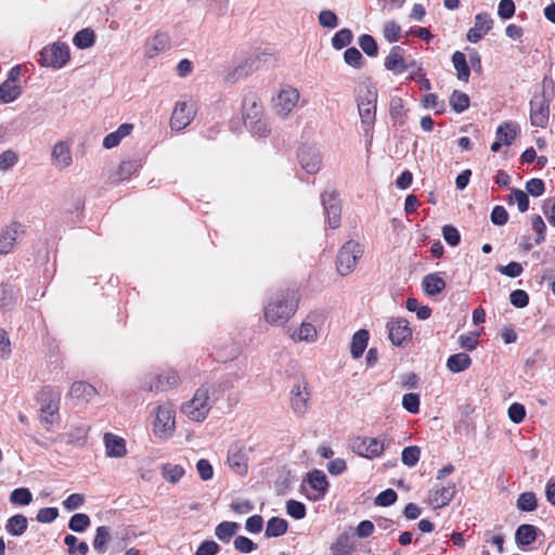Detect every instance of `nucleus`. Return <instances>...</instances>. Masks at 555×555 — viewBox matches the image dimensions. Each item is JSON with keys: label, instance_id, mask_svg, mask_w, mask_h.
Instances as JSON below:
<instances>
[{"label": "nucleus", "instance_id": "1", "mask_svg": "<svg viewBox=\"0 0 555 555\" xmlns=\"http://www.w3.org/2000/svg\"><path fill=\"white\" fill-rule=\"evenodd\" d=\"M297 310V299L288 291L273 295L264 307L266 321L272 325H283Z\"/></svg>", "mask_w": 555, "mask_h": 555}, {"label": "nucleus", "instance_id": "2", "mask_svg": "<svg viewBox=\"0 0 555 555\" xmlns=\"http://www.w3.org/2000/svg\"><path fill=\"white\" fill-rule=\"evenodd\" d=\"M209 393L210 387L202 385L196 389L192 399L181 405L182 414L194 422H203L212 406Z\"/></svg>", "mask_w": 555, "mask_h": 555}, {"label": "nucleus", "instance_id": "3", "mask_svg": "<svg viewBox=\"0 0 555 555\" xmlns=\"http://www.w3.org/2000/svg\"><path fill=\"white\" fill-rule=\"evenodd\" d=\"M357 102L362 129L365 135H372L376 120V89L374 87L366 86L365 89L361 91Z\"/></svg>", "mask_w": 555, "mask_h": 555}, {"label": "nucleus", "instance_id": "4", "mask_svg": "<svg viewBox=\"0 0 555 555\" xmlns=\"http://www.w3.org/2000/svg\"><path fill=\"white\" fill-rule=\"evenodd\" d=\"M40 422L47 430L51 429L54 417L59 416L61 391L53 387L47 386L40 392Z\"/></svg>", "mask_w": 555, "mask_h": 555}, {"label": "nucleus", "instance_id": "5", "mask_svg": "<svg viewBox=\"0 0 555 555\" xmlns=\"http://www.w3.org/2000/svg\"><path fill=\"white\" fill-rule=\"evenodd\" d=\"M363 250L359 243L354 241L346 242L338 251L336 258V268L340 275L351 273L358 260L362 257Z\"/></svg>", "mask_w": 555, "mask_h": 555}, {"label": "nucleus", "instance_id": "6", "mask_svg": "<svg viewBox=\"0 0 555 555\" xmlns=\"http://www.w3.org/2000/svg\"><path fill=\"white\" fill-rule=\"evenodd\" d=\"M176 429V411L171 403L158 405L154 422V434L163 439L171 437Z\"/></svg>", "mask_w": 555, "mask_h": 555}, {"label": "nucleus", "instance_id": "7", "mask_svg": "<svg viewBox=\"0 0 555 555\" xmlns=\"http://www.w3.org/2000/svg\"><path fill=\"white\" fill-rule=\"evenodd\" d=\"M38 61L41 66L62 68L69 61V48L66 43L54 42L40 51Z\"/></svg>", "mask_w": 555, "mask_h": 555}, {"label": "nucleus", "instance_id": "8", "mask_svg": "<svg viewBox=\"0 0 555 555\" xmlns=\"http://www.w3.org/2000/svg\"><path fill=\"white\" fill-rule=\"evenodd\" d=\"M530 125L535 128H546L550 121V100L544 92L534 94L529 102Z\"/></svg>", "mask_w": 555, "mask_h": 555}, {"label": "nucleus", "instance_id": "9", "mask_svg": "<svg viewBox=\"0 0 555 555\" xmlns=\"http://www.w3.org/2000/svg\"><path fill=\"white\" fill-rule=\"evenodd\" d=\"M299 98L298 89L292 86L282 87L276 96L272 99L274 113L280 117H287L296 107Z\"/></svg>", "mask_w": 555, "mask_h": 555}, {"label": "nucleus", "instance_id": "10", "mask_svg": "<svg viewBox=\"0 0 555 555\" xmlns=\"http://www.w3.org/2000/svg\"><path fill=\"white\" fill-rule=\"evenodd\" d=\"M385 442V437H358L352 442V450L360 456L375 459L384 452Z\"/></svg>", "mask_w": 555, "mask_h": 555}, {"label": "nucleus", "instance_id": "11", "mask_svg": "<svg viewBox=\"0 0 555 555\" xmlns=\"http://www.w3.org/2000/svg\"><path fill=\"white\" fill-rule=\"evenodd\" d=\"M25 234V225L13 221L0 230V255H8L15 248L20 236Z\"/></svg>", "mask_w": 555, "mask_h": 555}, {"label": "nucleus", "instance_id": "12", "mask_svg": "<svg viewBox=\"0 0 555 555\" xmlns=\"http://www.w3.org/2000/svg\"><path fill=\"white\" fill-rule=\"evenodd\" d=\"M386 328L388 337L395 346H402L412 337V330L405 319L392 318L387 322Z\"/></svg>", "mask_w": 555, "mask_h": 555}, {"label": "nucleus", "instance_id": "13", "mask_svg": "<svg viewBox=\"0 0 555 555\" xmlns=\"http://www.w3.org/2000/svg\"><path fill=\"white\" fill-rule=\"evenodd\" d=\"M322 205L326 215V221L331 229H337L340 224L341 206L334 191H325L321 195Z\"/></svg>", "mask_w": 555, "mask_h": 555}, {"label": "nucleus", "instance_id": "14", "mask_svg": "<svg viewBox=\"0 0 555 555\" xmlns=\"http://www.w3.org/2000/svg\"><path fill=\"white\" fill-rule=\"evenodd\" d=\"M310 391L306 380L297 382L291 390V404L294 413L304 415L308 410Z\"/></svg>", "mask_w": 555, "mask_h": 555}, {"label": "nucleus", "instance_id": "15", "mask_svg": "<svg viewBox=\"0 0 555 555\" xmlns=\"http://www.w3.org/2000/svg\"><path fill=\"white\" fill-rule=\"evenodd\" d=\"M194 107L185 101L178 102L170 118L172 130L180 131L191 124L194 118Z\"/></svg>", "mask_w": 555, "mask_h": 555}, {"label": "nucleus", "instance_id": "16", "mask_svg": "<svg viewBox=\"0 0 555 555\" xmlns=\"http://www.w3.org/2000/svg\"><path fill=\"white\" fill-rule=\"evenodd\" d=\"M304 481L308 482L313 491L312 494H308L309 499L318 501L325 496L328 490V481L326 475L322 470L313 469L309 472Z\"/></svg>", "mask_w": 555, "mask_h": 555}, {"label": "nucleus", "instance_id": "17", "mask_svg": "<svg viewBox=\"0 0 555 555\" xmlns=\"http://www.w3.org/2000/svg\"><path fill=\"white\" fill-rule=\"evenodd\" d=\"M181 383L179 373L173 369H166L150 383L147 389L153 391H167Z\"/></svg>", "mask_w": 555, "mask_h": 555}, {"label": "nucleus", "instance_id": "18", "mask_svg": "<svg viewBox=\"0 0 555 555\" xmlns=\"http://www.w3.org/2000/svg\"><path fill=\"white\" fill-rule=\"evenodd\" d=\"M301 168L309 175L317 173L321 168L322 157L318 149L304 146L298 153Z\"/></svg>", "mask_w": 555, "mask_h": 555}, {"label": "nucleus", "instance_id": "19", "mask_svg": "<svg viewBox=\"0 0 555 555\" xmlns=\"http://www.w3.org/2000/svg\"><path fill=\"white\" fill-rule=\"evenodd\" d=\"M493 20L488 13H478L475 16L474 26L467 31L466 38L476 43L481 40L492 28Z\"/></svg>", "mask_w": 555, "mask_h": 555}, {"label": "nucleus", "instance_id": "20", "mask_svg": "<svg viewBox=\"0 0 555 555\" xmlns=\"http://www.w3.org/2000/svg\"><path fill=\"white\" fill-rule=\"evenodd\" d=\"M170 48V37L167 33L159 31L154 37L146 40L144 46V55L153 59Z\"/></svg>", "mask_w": 555, "mask_h": 555}, {"label": "nucleus", "instance_id": "21", "mask_svg": "<svg viewBox=\"0 0 555 555\" xmlns=\"http://www.w3.org/2000/svg\"><path fill=\"white\" fill-rule=\"evenodd\" d=\"M456 489L453 482H450L447 486L436 487L429 492V503L434 508H441L452 501Z\"/></svg>", "mask_w": 555, "mask_h": 555}, {"label": "nucleus", "instance_id": "22", "mask_svg": "<svg viewBox=\"0 0 555 555\" xmlns=\"http://www.w3.org/2000/svg\"><path fill=\"white\" fill-rule=\"evenodd\" d=\"M20 299L18 289L9 282L0 284V310L10 311L14 308Z\"/></svg>", "mask_w": 555, "mask_h": 555}, {"label": "nucleus", "instance_id": "23", "mask_svg": "<svg viewBox=\"0 0 555 555\" xmlns=\"http://www.w3.org/2000/svg\"><path fill=\"white\" fill-rule=\"evenodd\" d=\"M385 67L395 73L402 74L409 69V65L403 57V49L399 46H393L385 59Z\"/></svg>", "mask_w": 555, "mask_h": 555}, {"label": "nucleus", "instance_id": "24", "mask_svg": "<svg viewBox=\"0 0 555 555\" xmlns=\"http://www.w3.org/2000/svg\"><path fill=\"white\" fill-rule=\"evenodd\" d=\"M106 455L108 457H124L127 454L126 441L124 438L112 433L103 437Z\"/></svg>", "mask_w": 555, "mask_h": 555}, {"label": "nucleus", "instance_id": "25", "mask_svg": "<svg viewBox=\"0 0 555 555\" xmlns=\"http://www.w3.org/2000/svg\"><path fill=\"white\" fill-rule=\"evenodd\" d=\"M354 550L356 542L353 535L349 532L340 533L330 546L332 555H351Z\"/></svg>", "mask_w": 555, "mask_h": 555}, {"label": "nucleus", "instance_id": "26", "mask_svg": "<svg viewBox=\"0 0 555 555\" xmlns=\"http://www.w3.org/2000/svg\"><path fill=\"white\" fill-rule=\"evenodd\" d=\"M51 156L55 166L60 168L68 167L73 160L69 143L66 141L57 142L52 149Z\"/></svg>", "mask_w": 555, "mask_h": 555}, {"label": "nucleus", "instance_id": "27", "mask_svg": "<svg viewBox=\"0 0 555 555\" xmlns=\"http://www.w3.org/2000/svg\"><path fill=\"white\" fill-rule=\"evenodd\" d=\"M243 119L263 115L262 105L255 93H248L243 100Z\"/></svg>", "mask_w": 555, "mask_h": 555}, {"label": "nucleus", "instance_id": "28", "mask_svg": "<svg viewBox=\"0 0 555 555\" xmlns=\"http://www.w3.org/2000/svg\"><path fill=\"white\" fill-rule=\"evenodd\" d=\"M69 395L75 399L89 402L95 397L96 389L89 383L75 382L70 387Z\"/></svg>", "mask_w": 555, "mask_h": 555}, {"label": "nucleus", "instance_id": "29", "mask_svg": "<svg viewBox=\"0 0 555 555\" xmlns=\"http://www.w3.org/2000/svg\"><path fill=\"white\" fill-rule=\"evenodd\" d=\"M133 125L128 122L121 124L117 128V130L105 135V138L103 139V146L107 150L117 146L120 143L121 139L131 133Z\"/></svg>", "mask_w": 555, "mask_h": 555}, {"label": "nucleus", "instance_id": "30", "mask_svg": "<svg viewBox=\"0 0 555 555\" xmlns=\"http://www.w3.org/2000/svg\"><path fill=\"white\" fill-rule=\"evenodd\" d=\"M369 338V331L363 328L357 331L353 334L350 346V352L353 359H359L362 357L364 350L366 349Z\"/></svg>", "mask_w": 555, "mask_h": 555}, {"label": "nucleus", "instance_id": "31", "mask_svg": "<svg viewBox=\"0 0 555 555\" xmlns=\"http://www.w3.org/2000/svg\"><path fill=\"white\" fill-rule=\"evenodd\" d=\"M422 285L427 295L436 296L444 289L446 282L438 274L430 273L424 276Z\"/></svg>", "mask_w": 555, "mask_h": 555}, {"label": "nucleus", "instance_id": "32", "mask_svg": "<svg viewBox=\"0 0 555 555\" xmlns=\"http://www.w3.org/2000/svg\"><path fill=\"white\" fill-rule=\"evenodd\" d=\"M240 525L234 521H221L215 528V535L222 543H229L237 533Z\"/></svg>", "mask_w": 555, "mask_h": 555}, {"label": "nucleus", "instance_id": "33", "mask_svg": "<svg viewBox=\"0 0 555 555\" xmlns=\"http://www.w3.org/2000/svg\"><path fill=\"white\" fill-rule=\"evenodd\" d=\"M538 529L533 525H520L515 533L516 543L519 546H526L533 543L537 539Z\"/></svg>", "mask_w": 555, "mask_h": 555}, {"label": "nucleus", "instance_id": "34", "mask_svg": "<svg viewBox=\"0 0 555 555\" xmlns=\"http://www.w3.org/2000/svg\"><path fill=\"white\" fill-rule=\"evenodd\" d=\"M472 364L470 357L465 352L452 354L447 360V367L452 373H460L467 370Z\"/></svg>", "mask_w": 555, "mask_h": 555}, {"label": "nucleus", "instance_id": "35", "mask_svg": "<svg viewBox=\"0 0 555 555\" xmlns=\"http://www.w3.org/2000/svg\"><path fill=\"white\" fill-rule=\"evenodd\" d=\"M27 518L22 514H16L8 519L5 530L11 535L20 537L27 530Z\"/></svg>", "mask_w": 555, "mask_h": 555}, {"label": "nucleus", "instance_id": "36", "mask_svg": "<svg viewBox=\"0 0 555 555\" xmlns=\"http://www.w3.org/2000/svg\"><path fill=\"white\" fill-rule=\"evenodd\" d=\"M111 528L107 526H100L96 528L95 537L93 539V548L99 554H104L107 551V544L111 541Z\"/></svg>", "mask_w": 555, "mask_h": 555}, {"label": "nucleus", "instance_id": "37", "mask_svg": "<svg viewBox=\"0 0 555 555\" xmlns=\"http://www.w3.org/2000/svg\"><path fill=\"white\" fill-rule=\"evenodd\" d=\"M288 524L285 519L280 517H272L268 520L266 527L267 538H278L286 533Z\"/></svg>", "mask_w": 555, "mask_h": 555}, {"label": "nucleus", "instance_id": "38", "mask_svg": "<svg viewBox=\"0 0 555 555\" xmlns=\"http://www.w3.org/2000/svg\"><path fill=\"white\" fill-rule=\"evenodd\" d=\"M452 63L456 69V76L460 80L468 81L470 69L464 53L456 51L452 55Z\"/></svg>", "mask_w": 555, "mask_h": 555}, {"label": "nucleus", "instance_id": "39", "mask_svg": "<svg viewBox=\"0 0 555 555\" xmlns=\"http://www.w3.org/2000/svg\"><path fill=\"white\" fill-rule=\"evenodd\" d=\"M244 125L254 135H258L260 138L267 137L270 132L268 124L262 116H257L255 118H246L244 119Z\"/></svg>", "mask_w": 555, "mask_h": 555}, {"label": "nucleus", "instance_id": "40", "mask_svg": "<svg viewBox=\"0 0 555 555\" xmlns=\"http://www.w3.org/2000/svg\"><path fill=\"white\" fill-rule=\"evenodd\" d=\"M294 340L313 343L317 339V328L312 323L302 322L298 331L292 335Z\"/></svg>", "mask_w": 555, "mask_h": 555}, {"label": "nucleus", "instance_id": "41", "mask_svg": "<svg viewBox=\"0 0 555 555\" xmlns=\"http://www.w3.org/2000/svg\"><path fill=\"white\" fill-rule=\"evenodd\" d=\"M21 94V88L11 80H5L0 85V100L3 103L15 101Z\"/></svg>", "mask_w": 555, "mask_h": 555}, {"label": "nucleus", "instance_id": "42", "mask_svg": "<svg viewBox=\"0 0 555 555\" xmlns=\"http://www.w3.org/2000/svg\"><path fill=\"white\" fill-rule=\"evenodd\" d=\"M517 135V129L512 122L501 124L495 132V137L504 145H511Z\"/></svg>", "mask_w": 555, "mask_h": 555}, {"label": "nucleus", "instance_id": "43", "mask_svg": "<svg viewBox=\"0 0 555 555\" xmlns=\"http://www.w3.org/2000/svg\"><path fill=\"white\" fill-rule=\"evenodd\" d=\"M95 35L90 28L79 30L73 38V43L79 49H87L94 44Z\"/></svg>", "mask_w": 555, "mask_h": 555}, {"label": "nucleus", "instance_id": "44", "mask_svg": "<svg viewBox=\"0 0 555 555\" xmlns=\"http://www.w3.org/2000/svg\"><path fill=\"white\" fill-rule=\"evenodd\" d=\"M469 96L459 90H454L450 96V106L456 113H463L469 107Z\"/></svg>", "mask_w": 555, "mask_h": 555}, {"label": "nucleus", "instance_id": "45", "mask_svg": "<svg viewBox=\"0 0 555 555\" xmlns=\"http://www.w3.org/2000/svg\"><path fill=\"white\" fill-rule=\"evenodd\" d=\"M140 168V164L137 160H126L119 165L116 172V181H125L130 179Z\"/></svg>", "mask_w": 555, "mask_h": 555}, {"label": "nucleus", "instance_id": "46", "mask_svg": "<svg viewBox=\"0 0 555 555\" xmlns=\"http://www.w3.org/2000/svg\"><path fill=\"white\" fill-rule=\"evenodd\" d=\"M90 522V517L87 514L77 513L70 517L68 528L74 532H83Z\"/></svg>", "mask_w": 555, "mask_h": 555}, {"label": "nucleus", "instance_id": "47", "mask_svg": "<svg viewBox=\"0 0 555 555\" xmlns=\"http://www.w3.org/2000/svg\"><path fill=\"white\" fill-rule=\"evenodd\" d=\"M359 46L362 49V51L371 56L374 57L378 53V47L376 40L371 35H361L358 39Z\"/></svg>", "mask_w": 555, "mask_h": 555}, {"label": "nucleus", "instance_id": "48", "mask_svg": "<svg viewBox=\"0 0 555 555\" xmlns=\"http://www.w3.org/2000/svg\"><path fill=\"white\" fill-rule=\"evenodd\" d=\"M517 507L524 512H532L537 509L538 502L533 492H524L517 499Z\"/></svg>", "mask_w": 555, "mask_h": 555}, {"label": "nucleus", "instance_id": "49", "mask_svg": "<svg viewBox=\"0 0 555 555\" xmlns=\"http://www.w3.org/2000/svg\"><path fill=\"white\" fill-rule=\"evenodd\" d=\"M10 501L14 505H28L33 501V494L27 488H17L11 492Z\"/></svg>", "mask_w": 555, "mask_h": 555}, {"label": "nucleus", "instance_id": "50", "mask_svg": "<svg viewBox=\"0 0 555 555\" xmlns=\"http://www.w3.org/2000/svg\"><path fill=\"white\" fill-rule=\"evenodd\" d=\"M352 31L348 28H343L339 31H337L332 38V46L336 50H340L347 47L352 41Z\"/></svg>", "mask_w": 555, "mask_h": 555}, {"label": "nucleus", "instance_id": "51", "mask_svg": "<svg viewBox=\"0 0 555 555\" xmlns=\"http://www.w3.org/2000/svg\"><path fill=\"white\" fill-rule=\"evenodd\" d=\"M64 543L68 546V553H79L86 555L89 551V545L86 542H78V539L73 534H67L64 538Z\"/></svg>", "mask_w": 555, "mask_h": 555}, {"label": "nucleus", "instance_id": "52", "mask_svg": "<svg viewBox=\"0 0 555 555\" xmlns=\"http://www.w3.org/2000/svg\"><path fill=\"white\" fill-rule=\"evenodd\" d=\"M405 307L409 311L416 312L420 320H426L431 314L430 308L427 306H420L418 300L415 298H408Z\"/></svg>", "mask_w": 555, "mask_h": 555}, {"label": "nucleus", "instance_id": "53", "mask_svg": "<svg viewBox=\"0 0 555 555\" xmlns=\"http://www.w3.org/2000/svg\"><path fill=\"white\" fill-rule=\"evenodd\" d=\"M420 455L421 449L416 446H411L403 449L401 460L404 465L413 467L417 464Z\"/></svg>", "mask_w": 555, "mask_h": 555}, {"label": "nucleus", "instance_id": "54", "mask_svg": "<svg viewBox=\"0 0 555 555\" xmlns=\"http://www.w3.org/2000/svg\"><path fill=\"white\" fill-rule=\"evenodd\" d=\"M184 475V469L180 465L167 464L163 467V476L169 482H178Z\"/></svg>", "mask_w": 555, "mask_h": 555}, {"label": "nucleus", "instance_id": "55", "mask_svg": "<svg viewBox=\"0 0 555 555\" xmlns=\"http://www.w3.org/2000/svg\"><path fill=\"white\" fill-rule=\"evenodd\" d=\"M286 513L295 519H302L307 514L306 505L296 500H288L286 502Z\"/></svg>", "mask_w": 555, "mask_h": 555}, {"label": "nucleus", "instance_id": "56", "mask_svg": "<svg viewBox=\"0 0 555 555\" xmlns=\"http://www.w3.org/2000/svg\"><path fill=\"white\" fill-rule=\"evenodd\" d=\"M389 114L391 119L395 121L403 122L405 113H404V106L403 101L401 98H393L390 101V107H389Z\"/></svg>", "mask_w": 555, "mask_h": 555}, {"label": "nucleus", "instance_id": "57", "mask_svg": "<svg viewBox=\"0 0 555 555\" xmlns=\"http://www.w3.org/2000/svg\"><path fill=\"white\" fill-rule=\"evenodd\" d=\"M233 545L236 551L243 554H249L257 548V544L244 535L235 537Z\"/></svg>", "mask_w": 555, "mask_h": 555}, {"label": "nucleus", "instance_id": "58", "mask_svg": "<svg viewBox=\"0 0 555 555\" xmlns=\"http://www.w3.org/2000/svg\"><path fill=\"white\" fill-rule=\"evenodd\" d=\"M344 59L348 65L354 68H360L363 65V56L361 52L354 47L348 48L345 51Z\"/></svg>", "mask_w": 555, "mask_h": 555}, {"label": "nucleus", "instance_id": "59", "mask_svg": "<svg viewBox=\"0 0 555 555\" xmlns=\"http://www.w3.org/2000/svg\"><path fill=\"white\" fill-rule=\"evenodd\" d=\"M423 106L426 108H433L437 114H442L446 109V104L443 101H439L437 94L428 93L424 96Z\"/></svg>", "mask_w": 555, "mask_h": 555}, {"label": "nucleus", "instance_id": "60", "mask_svg": "<svg viewBox=\"0 0 555 555\" xmlns=\"http://www.w3.org/2000/svg\"><path fill=\"white\" fill-rule=\"evenodd\" d=\"M401 27L393 21H389L384 25V37L390 42H397L400 39Z\"/></svg>", "mask_w": 555, "mask_h": 555}, {"label": "nucleus", "instance_id": "61", "mask_svg": "<svg viewBox=\"0 0 555 555\" xmlns=\"http://www.w3.org/2000/svg\"><path fill=\"white\" fill-rule=\"evenodd\" d=\"M509 420L515 424H520L526 417L525 405L518 402H514L507 410Z\"/></svg>", "mask_w": 555, "mask_h": 555}, {"label": "nucleus", "instance_id": "62", "mask_svg": "<svg viewBox=\"0 0 555 555\" xmlns=\"http://www.w3.org/2000/svg\"><path fill=\"white\" fill-rule=\"evenodd\" d=\"M402 406L410 413L416 414L420 411V396L414 392L405 393L402 398Z\"/></svg>", "mask_w": 555, "mask_h": 555}, {"label": "nucleus", "instance_id": "63", "mask_svg": "<svg viewBox=\"0 0 555 555\" xmlns=\"http://www.w3.org/2000/svg\"><path fill=\"white\" fill-rule=\"evenodd\" d=\"M398 494L393 489H386L375 498L377 506H390L397 501Z\"/></svg>", "mask_w": 555, "mask_h": 555}, {"label": "nucleus", "instance_id": "64", "mask_svg": "<svg viewBox=\"0 0 555 555\" xmlns=\"http://www.w3.org/2000/svg\"><path fill=\"white\" fill-rule=\"evenodd\" d=\"M220 551V545L212 540L203 541L193 555H217Z\"/></svg>", "mask_w": 555, "mask_h": 555}]
</instances>
